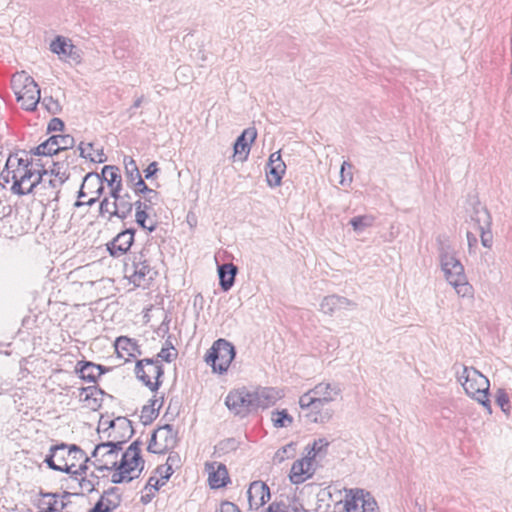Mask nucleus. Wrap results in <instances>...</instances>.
<instances>
[{
    "mask_svg": "<svg viewBox=\"0 0 512 512\" xmlns=\"http://www.w3.org/2000/svg\"><path fill=\"white\" fill-rule=\"evenodd\" d=\"M441 269L445 278L461 297L470 296L472 286L468 283L462 263L455 257L451 246L441 237L437 238Z\"/></svg>",
    "mask_w": 512,
    "mask_h": 512,
    "instance_id": "1",
    "label": "nucleus"
},
{
    "mask_svg": "<svg viewBox=\"0 0 512 512\" xmlns=\"http://www.w3.org/2000/svg\"><path fill=\"white\" fill-rule=\"evenodd\" d=\"M457 379L466 394L481 404L488 414H491L492 407L489 400L490 382L488 378L474 367L463 366L462 373L457 372Z\"/></svg>",
    "mask_w": 512,
    "mask_h": 512,
    "instance_id": "2",
    "label": "nucleus"
},
{
    "mask_svg": "<svg viewBox=\"0 0 512 512\" xmlns=\"http://www.w3.org/2000/svg\"><path fill=\"white\" fill-rule=\"evenodd\" d=\"M235 356L236 350L234 345L228 340L220 338L208 349L205 361L211 366L213 372L224 374L227 372Z\"/></svg>",
    "mask_w": 512,
    "mask_h": 512,
    "instance_id": "3",
    "label": "nucleus"
},
{
    "mask_svg": "<svg viewBox=\"0 0 512 512\" xmlns=\"http://www.w3.org/2000/svg\"><path fill=\"white\" fill-rule=\"evenodd\" d=\"M12 87L17 101L21 102L25 110L33 111L36 109L40 101V89L31 76L26 75L24 72L13 76Z\"/></svg>",
    "mask_w": 512,
    "mask_h": 512,
    "instance_id": "4",
    "label": "nucleus"
},
{
    "mask_svg": "<svg viewBox=\"0 0 512 512\" xmlns=\"http://www.w3.org/2000/svg\"><path fill=\"white\" fill-rule=\"evenodd\" d=\"M135 375L147 388L156 392L162 385L163 365L159 359L145 358L135 365Z\"/></svg>",
    "mask_w": 512,
    "mask_h": 512,
    "instance_id": "5",
    "label": "nucleus"
},
{
    "mask_svg": "<svg viewBox=\"0 0 512 512\" xmlns=\"http://www.w3.org/2000/svg\"><path fill=\"white\" fill-rule=\"evenodd\" d=\"M72 453L82 457L83 450L76 444L67 445L61 443L50 448L49 454L46 455L44 462L52 470L71 473V468L75 467V464L67 463L65 455L67 454L69 456Z\"/></svg>",
    "mask_w": 512,
    "mask_h": 512,
    "instance_id": "6",
    "label": "nucleus"
},
{
    "mask_svg": "<svg viewBox=\"0 0 512 512\" xmlns=\"http://www.w3.org/2000/svg\"><path fill=\"white\" fill-rule=\"evenodd\" d=\"M344 502L346 512H379L375 499L362 489L346 490Z\"/></svg>",
    "mask_w": 512,
    "mask_h": 512,
    "instance_id": "7",
    "label": "nucleus"
},
{
    "mask_svg": "<svg viewBox=\"0 0 512 512\" xmlns=\"http://www.w3.org/2000/svg\"><path fill=\"white\" fill-rule=\"evenodd\" d=\"M225 405L234 415L242 418L255 411L252 393L244 388L230 391Z\"/></svg>",
    "mask_w": 512,
    "mask_h": 512,
    "instance_id": "8",
    "label": "nucleus"
},
{
    "mask_svg": "<svg viewBox=\"0 0 512 512\" xmlns=\"http://www.w3.org/2000/svg\"><path fill=\"white\" fill-rule=\"evenodd\" d=\"M48 174V170L40 163H35L34 168H29L23 172L20 182H14L11 190L14 194L23 196L30 194L33 189L42 181L43 176Z\"/></svg>",
    "mask_w": 512,
    "mask_h": 512,
    "instance_id": "9",
    "label": "nucleus"
},
{
    "mask_svg": "<svg viewBox=\"0 0 512 512\" xmlns=\"http://www.w3.org/2000/svg\"><path fill=\"white\" fill-rule=\"evenodd\" d=\"M74 145L75 139L69 134L53 135L37 147L31 149L29 153L36 156H52L60 151L71 149Z\"/></svg>",
    "mask_w": 512,
    "mask_h": 512,
    "instance_id": "10",
    "label": "nucleus"
},
{
    "mask_svg": "<svg viewBox=\"0 0 512 512\" xmlns=\"http://www.w3.org/2000/svg\"><path fill=\"white\" fill-rule=\"evenodd\" d=\"M470 219L474 224V228L480 232L481 243L484 247L490 248L493 242L491 232V216L486 207L478 204L474 207Z\"/></svg>",
    "mask_w": 512,
    "mask_h": 512,
    "instance_id": "11",
    "label": "nucleus"
},
{
    "mask_svg": "<svg viewBox=\"0 0 512 512\" xmlns=\"http://www.w3.org/2000/svg\"><path fill=\"white\" fill-rule=\"evenodd\" d=\"M132 267V281L137 286L152 281L156 275V271L147 261L144 251H141L139 254L133 256Z\"/></svg>",
    "mask_w": 512,
    "mask_h": 512,
    "instance_id": "12",
    "label": "nucleus"
},
{
    "mask_svg": "<svg viewBox=\"0 0 512 512\" xmlns=\"http://www.w3.org/2000/svg\"><path fill=\"white\" fill-rule=\"evenodd\" d=\"M317 465L318 464L308 455L296 460L293 463L289 474L291 483L295 485L304 483L307 479L314 475Z\"/></svg>",
    "mask_w": 512,
    "mask_h": 512,
    "instance_id": "13",
    "label": "nucleus"
},
{
    "mask_svg": "<svg viewBox=\"0 0 512 512\" xmlns=\"http://www.w3.org/2000/svg\"><path fill=\"white\" fill-rule=\"evenodd\" d=\"M135 232V229L128 228L118 233L110 242L106 244L109 254L114 258L126 254L134 243Z\"/></svg>",
    "mask_w": 512,
    "mask_h": 512,
    "instance_id": "14",
    "label": "nucleus"
},
{
    "mask_svg": "<svg viewBox=\"0 0 512 512\" xmlns=\"http://www.w3.org/2000/svg\"><path fill=\"white\" fill-rule=\"evenodd\" d=\"M286 165L281 158L280 151L272 153L266 166L267 184L274 188L281 184Z\"/></svg>",
    "mask_w": 512,
    "mask_h": 512,
    "instance_id": "15",
    "label": "nucleus"
},
{
    "mask_svg": "<svg viewBox=\"0 0 512 512\" xmlns=\"http://www.w3.org/2000/svg\"><path fill=\"white\" fill-rule=\"evenodd\" d=\"M255 411L257 409H267L273 406L279 399L283 397L281 390L273 387H261L252 391Z\"/></svg>",
    "mask_w": 512,
    "mask_h": 512,
    "instance_id": "16",
    "label": "nucleus"
},
{
    "mask_svg": "<svg viewBox=\"0 0 512 512\" xmlns=\"http://www.w3.org/2000/svg\"><path fill=\"white\" fill-rule=\"evenodd\" d=\"M122 502L118 487H110L103 492L100 499L89 512H113Z\"/></svg>",
    "mask_w": 512,
    "mask_h": 512,
    "instance_id": "17",
    "label": "nucleus"
},
{
    "mask_svg": "<svg viewBox=\"0 0 512 512\" xmlns=\"http://www.w3.org/2000/svg\"><path fill=\"white\" fill-rule=\"evenodd\" d=\"M205 470L208 472V481L212 489L225 487L230 482L228 470L223 463L207 462Z\"/></svg>",
    "mask_w": 512,
    "mask_h": 512,
    "instance_id": "18",
    "label": "nucleus"
},
{
    "mask_svg": "<svg viewBox=\"0 0 512 512\" xmlns=\"http://www.w3.org/2000/svg\"><path fill=\"white\" fill-rule=\"evenodd\" d=\"M108 370L109 368L90 361H79L75 367L76 373L82 380L94 383Z\"/></svg>",
    "mask_w": 512,
    "mask_h": 512,
    "instance_id": "19",
    "label": "nucleus"
},
{
    "mask_svg": "<svg viewBox=\"0 0 512 512\" xmlns=\"http://www.w3.org/2000/svg\"><path fill=\"white\" fill-rule=\"evenodd\" d=\"M250 507L259 508L270 499L269 487L262 481H254L247 491Z\"/></svg>",
    "mask_w": 512,
    "mask_h": 512,
    "instance_id": "20",
    "label": "nucleus"
},
{
    "mask_svg": "<svg viewBox=\"0 0 512 512\" xmlns=\"http://www.w3.org/2000/svg\"><path fill=\"white\" fill-rule=\"evenodd\" d=\"M350 306H356L354 302L346 297L336 294L324 297L320 303V310L326 315H333L335 312L348 309Z\"/></svg>",
    "mask_w": 512,
    "mask_h": 512,
    "instance_id": "21",
    "label": "nucleus"
},
{
    "mask_svg": "<svg viewBox=\"0 0 512 512\" xmlns=\"http://www.w3.org/2000/svg\"><path fill=\"white\" fill-rule=\"evenodd\" d=\"M333 412L330 409H324V405H315L309 409L300 411L299 418L305 424L327 423L332 418Z\"/></svg>",
    "mask_w": 512,
    "mask_h": 512,
    "instance_id": "22",
    "label": "nucleus"
},
{
    "mask_svg": "<svg viewBox=\"0 0 512 512\" xmlns=\"http://www.w3.org/2000/svg\"><path fill=\"white\" fill-rule=\"evenodd\" d=\"M106 393L98 386H88L80 388V401L86 403V407L92 411L101 408L103 396Z\"/></svg>",
    "mask_w": 512,
    "mask_h": 512,
    "instance_id": "23",
    "label": "nucleus"
},
{
    "mask_svg": "<svg viewBox=\"0 0 512 512\" xmlns=\"http://www.w3.org/2000/svg\"><path fill=\"white\" fill-rule=\"evenodd\" d=\"M316 400H320V405L328 404L336 399L341 393V388L338 384L319 383L311 389Z\"/></svg>",
    "mask_w": 512,
    "mask_h": 512,
    "instance_id": "24",
    "label": "nucleus"
},
{
    "mask_svg": "<svg viewBox=\"0 0 512 512\" xmlns=\"http://www.w3.org/2000/svg\"><path fill=\"white\" fill-rule=\"evenodd\" d=\"M158 436L160 438L159 450L157 452H168L174 449L178 443L177 431L174 430L173 425L165 424L158 429Z\"/></svg>",
    "mask_w": 512,
    "mask_h": 512,
    "instance_id": "25",
    "label": "nucleus"
},
{
    "mask_svg": "<svg viewBox=\"0 0 512 512\" xmlns=\"http://www.w3.org/2000/svg\"><path fill=\"white\" fill-rule=\"evenodd\" d=\"M112 464L114 466V470L125 471V474L128 476H135L136 474H141L144 469L145 462L143 459L142 461H134L131 454L129 455L124 452L120 461L113 460Z\"/></svg>",
    "mask_w": 512,
    "mask_h": 512,
    "instance_id": "26",
    "label": "nucleus"
},
{
    "mask_svg": "<svg viewBox=\"0 0 512 512\" xmlns=\"http://www.w3.org/2000/svg\"><path fill=\"white\" fill-rule=\"evenodd\" d=\"M238 273V267L233 263H224L218 266L219 285L224 292L229 291Z\"/></svg>",
    "mask_w": 512,
    "mask_h": 512,
    "instance_id": "27",
    "label": "nucleus"
},
{
    "mask_svg": "<svg viewBox=\"0 0 512 512\" xmlns=\"http://www.w3.org/2000/svg\"><path fill=\"white\" fill-rule=\"evenodd\" d=\"M257 137V131L255 128L245 129L241 135H239L234 143V155H242L245 157L249 154L250 143L254 142Z\"/></svg>",
    "mask_w": 512,
    "mask_h": 512,
    "instance_id": "28",
    "label": "nucleus"
},
{
    "mask_svg": "<svg viewBox=\"0 0 512 512\" xmlns=\"http://www.w3.org/2000/svg\"><path fill=\"white\" fill-rule=\"evenodd\" d=\"M136 213H135V221L136 223L143 229H147L149 232H153L156 229V223L147 224L148 219V211L150 210V205L146 202H142L141 200H137L134 202Z\"/></svg>",
    "mask_w": 512,
    "mask_h": 512,
    "instance_id": "29",
    "label": "nucleus"
},
{
    "mask_svg": "<svg viewBox=\"0 0 512 512\" xmlns=\"http://www.w3.org/2000/svg\"><path fill=\"white\" fill-rule=\"evenodd\" d=\"M329 446V441L326 438H319L314 440L311 446H307V455L318 464L317 458L322 459Z\"/></svg>",
    "mask_w": 512,
    "mask_h": 512,
    "instance_id": "30",
    "label": "nucleus"
},
{
    "mask_svg": "<svg viewBox=\"0 0 512 512\" xmlns=\"http://www.w3.org/2000/svg\"><path fill=\"white\" fill-rule=\"evenodd\" d=\"M116 206L113 211L116 213V217L122 220L126 219L131 214L133 207H135L128 193L123 194L120 199L116 201Z\"/></svg>",
    "mask_w": 512,
    "mask_h": 512,
    "instance_id": "31",
    "label": "nucleus"
},
{
    "mask_svg": "<svg viewBox=\"0 0 512 512\" xmlns=\"http://www.w3.org/2000/svg\"><path fill=\"white\" fill-rule=\"evenodd\" d=\"M137 348V343L126 336H120L115 341V349L119 357H123L122 351H126L128 356L135 357L134 352Z\"/></svg>",
    "mask_w": 512,
    "mask_h": 512,
    "instance_id": "32",
    "label": "nucleus"
},
{
    "mask_svg": "<svg viewBox=\"0 0 512 512\" xmlns=\"http://www.w3.org/2000/svg\"><path fill=\"white\" fill-rule=\"evenodd\" d=\"M102 181H106L108 186L117 185L122 183L121 176L119 174V168L114 165H106L102 168L101 174Z\"/></svg>",
    "mask_w": 512,
    "mask_h": 512,
    "instance_id": "33",
    "label": "nucleus"
},
{
    "mask_svg": "<svg viewBox=\"0 0 512 512\" xmlns=\"http://www.w3.org/2000/svg\"><path fill=\"white\" fill-rule=\"evenodd\" d=\"M73 47L62 36H57L50 44L51 51L58 55H70Z\"/></svg>",
    "mask_w": 512,
    "mask_h": 512,
    "instance_id": "34",
    "label": "nucleus"
},
{
    "mask_svg": "<svg viewBox=\"0 0 512 512\" xmlns=\"http://www.w3.org/2000/svg\"><path fill=\"white\" fill-rule=\"evenodd\" d=\"M163 402H164V399H163V397H161L160 403H158L157 408H153V407L147 406V405L143 406L140 419L144 425L151 424L158 417L159 410L162 407Z\"/></svg>",
    "mask_w": 512,
    "mask_h": 512,
    "instance_id": "35",
    "label": "nucleus"
},
{
    "mask_svg": "<svg viewBox=\"0 0 512 512\" xmlns=\"http://www.w3.org/2000/svg\"><path fill=\"white\" fill-rule=\"evenodd\" d=\"M181 457L177 452H170L166 460V475L162 476L163 480H169L172 474L181 467Z\"/></svg>",
    "mask_w": 512,
    "mask_h": 512,
    "instance_id": "36",
    "label": "nucleus"
},
{
    "mask_svg": "<svg viewBox=\"0 0 512 512\" xmlns=\"http://www.w3.org/2000/svg\"><path fill=\"white\" fill-rule=\"evenodd\" d=\"M125 175L128 183H133L138 177H141L139 168L135 160L131 157H124Z\"/></svg>",
    "mask_w": 512,
    "mask_h": 512,
    "instance_id": "37",
    "label": "nucleus"
},
{
    "mask_svg": "<svg viewBox=\"0 0 512 512\" xmlns=\"http://www.w3.org/2000/svg\"><path fill=\"white\" fill-rule=\"evenodd\" d=\"M90 184H94L95 186H97V189L95 190L94 193H95V196H98V198H99L100 195L104 191V187H103L102 178L100 177V175L98 173L89 172L85 175V177L83 178V181H82V188H85V186H89Z\"/></svg>",
    "mask_w": 512,
    "mask_h": 512,
    "instance_id": "38",
    "label": "nucleus"
},
{
    "mask_svg": "<svg viewBox=\"0 0 512 512\" xmlns=\"http://www.w3.org/2000/svg\"><path fill=\"white\" fill-rule=\"evenodd\" d=\"M374 218L370 215H361L353 217L349 224L353 227V230L357 233L363 232L367 227L372 226Z\"/></svg>",
    "mask_w": 512,
    "mask_h": 512,
    "instance_id": "39",
    "label": "nucleus"
},
{
    "mask_svg": "<svg viewBox=\"0 0 512 512\" xmlns=\"http://www.w3.org/2000/svg\"><path fill=\"white\" fill-rule=\"evenodd\" d=\"M271 420L276 428L287 427L293 422L292 416L287 412L286 409L272 412Z\"/></svg>",
    "mask_w": 512,
    "mask_h": 512,
    "instance_id": "40",
    "label": "nucleus"
},
{
    "mask_svg": "<svg viewBox=\"0 0 512 512\" xmlns=\"http://www.w3.org/2000/svg\"><path fill=\"white\" fill-rule=\"evenodd\" d=\"M16 167H23V168H34L35 163L30 161L28 158L18 157V155H10L6 161V168L8 174H10V169Z\"/></svg>",
    "mask_w": 512,
    "mask_h": 512,
    "instance_id": "41",
    "label": "nucleus"
},
{
    "mask_svg": "<svg viewBox=\"0 0 512 512\" xmlns=\"http://www.w3.org/2000/svg\"><path fill=\"white\" fill-rule=\"evenodd\" d=\"M296 452V444L293 442H290L289 444L281 447L278 449L274 455V462L276 463H282L287 458H291L294 456Z\"/></svg>",
    "mask_w": 512,
    "mask_h": 512,
    "instance_id": "42",
    "label": "nucleus"
},
{
    "mask_svg": "<svg viewBox=\"0 0 512 512\" xmlns=\"http://www.w3.org/2000/svg\"><path fill=\"white\" fill-rule=\"evenodd\" d=\"M495 402L505 414L509 413L510 399L505 389L499 388L496 391Z\"/></svg>",
    "mask_w": 512,
    "mask_h": 512,
    "instance_id": "43",
    "label": "nucleus"
},
{
    "mask_svg": "<svg viewBox=\"0 0 512 512\" xmlns=\"http://www.w3.org/2000/svg\"><path fill=\"white\" fill-rule=\"evenodd\" d=\"M315 405H320V400H316L313 393H311V389L309 391H307L306 393H304L299 398L300 411L307 410V409H309V407L313 408V407H315Z\"/></svg>",
    "mask_w": 512,
    "mask_h": 512,
    "instance_id": "44",
    "label": "nucleus"
},
{
    "mask_svg": "<svg viewBox=\"0 0 512 512\" xmlns=\"http://www.w3.org/2000/svg\"><path fill=\"white\" fill-rule=\"evenodd\" d=\"M123 443L124 441H107L99 443L95 446L94 450L91 453V456L96 459L99 458V456H101V452L104 449H107L108 447H112V449H122Z\"/></svg>",
    "mask_w": 512,
    "mask_h": 512,
    "instance_id": "45",
    "label": "nucleus"
},
{
    "mask_svg": "<svg viewBox=\"0 0 512 512\" xmlns=\"http://www.w3.org/2000/svg\"><path fill=\"white\" fill-rule=\"evenodd\" d=\"M352 170V164L344 161L341 165L340 169V184L343 186L350 185L353 180V174L351 172Z\"/></svg>",
    "mask_w": 512,
    "mask_h": 512,
    "instance_id": "46",
    "label": "nucleus"
},
{
    "mask_svg": "<svg viewBox=\"0 0 512 512\" xmlns=\"http://www.w3.org/2000/svg\"><path fill=\"white\" fill-rule=\"evenodd\" d=\"M238 441L235 438H226L216 445V450L221 453H228L238 448Z\"/></svg>",
    "mask_w": 512,
    "mask_h": 512,
    "instance_id": "47",
    "label": "nucleus"
},
{
    "mask_svg": "<svg viewBox=\"0 0 512 512\" xmlns=\"http://www.w3.org/2000/svg\"><path fill=\"white\" fill-rule=\"evenodd\" d=\"M131 184L133 185L136 194H151L153 196H158V192L149 188L142 177H138V179Z\"/></svg>",
    "mask_w": 512,
    "mask_h": 512,
    "instance_id": "48",
    "label": "nucleus"
},
{
    "mask_svg": "<svg viewBox=\"0 0 512 512\" xmlns=\"http://www.w3.org/2000/svg\"><path fill=\"white\" fill-rule=\"evenodd\" d=\"M116 424L123 430L128 431V433H129L128 438H130L133 435L134 430H133L131 421H129L128 419H126L124 417H118L116 420L109 421L108 427L113 428Z\"/></svg>",
    "mask_w": 512,
    "mask_h": 512,
    "instance_id": "49",
    "label": "nucleus"
},
{
    "mask_svg": "<svg viewBox=\"0 0 512 512\" xmlns=\"http://www.w3.org/2000/svg\"><path fill=\"white\" fill-rule=\"evenodd\" d=\"M139 477V474H136L135 476H128L125 474V471L121 470H114V473L111 477V482L113 484H121L123 482H131L132 480Z\"/></svg>",
    "mask_w": 512,
    "mask_h": 512,
    "instance_id": "50",
    "label": "nucleus"
},
{
    "mask_svg": "<svg viewBox=\"0 0 512 512\" xmlns=\"http://www.w3.org/2000/svg\"><path fill=\"white\" fill-rule=\"evenodd\" d=\"M116 201H110L108 198H104L99 207V212L101 215H104L105 213H108L110 215L109 219L113 216H116V213L113 211L115 210Z\"/></svg>",
    "mask_w": 512,
    "mask_h": 512,
    "instance_id": "51",
    "label": "nucleus"
},
{
    "mask_svg": "<svg viewBox=\"0 0 512 512\" xmlns=\"http://www.w3.org/2000/svg\"><path fill=\"white\" fill-rule=\"evenodd\" d=\"M42 105L45 106L47 111L53 115L58 114L61 111L60 104L52 97H44L42 100Z\"/></svg>",
    "mask_w": 512,
    "mask_h": 512,
    "instance_id": "52",
    "label": "nucleus"
},
{
    "mask_svg": "<svg viewBox=\"0 0 512 512\" xmlns=\"http://www.w3.org/2000/svg\"><path fill=\"white\" fill-rule=\"evenodd\" d=\"M141 444H142L141 441L135 440L134 442H132L130 444V446L125 451V453L132 455V459L134 461H142V459H143L141 456V449H140Z\"/></svg>",
    "mask_w": 512,
    "mask_h": 512,
    "instance_id": "53",
    "label": "nucleus"
},
{
    "mask_svg": "<svg viewBox=\"0 0 512 512\" xmlns=\"http://www.w3.org/2000/svg\"><path fill=\"white\" fill-rule=\"evenodd\" d=\"M105 451L101 452V457L97 458L96 462H104L108 460H116L118 452L122 449H112V447H108L104 449Z\"/></svg>",
    "mask_w": 512,
    "mask_h": 512,
    "instance_id": "54",
    "label": "nucleus"
},
{
    "mask_svg": "<svg viewBox=\"0 0 512 512\" xmlns=\"http://www.w3.org/2000/svg\"><path fill=\"white\" fill-rule=\"evenodd\" d=\"M178 356L177 350H174L173 352L169 351L168 348L162 347L160 352L158 353L157 357L160 358L163 361H166L168 363L175 360Z\"/></svg>",
    "mask_w": 512,
    "mask_h": 512,
    "instance_id": "55",
    "label": "nucleus"
},
{
    "mask_svg": "<svg viewBox=\"0 0 512 512\" xmlns=\"http://www.w3.org/2000/svg\"><path fill=\"white\" fill-rule=\"evenodd\" d=\"M167 480H163V479H158L157 477H154V476H151L148 481H147V484L144 488V490H154V491H158L159 488L161 486H163L165 484Z\"/></svg>",
    "mask_w": 512,
    "mask_h": 512,
    "instance_id": "56",
    "label": "nucleus"
},
{
    "mask_svg": "<svg viewBox=\"0 0 512 512\" xmlns=\"http://www.w3.org/2000/svg\"><path fill=\"white\" fill-rule=\"evenodd\" d=\"M64 127H65L64 122L60 118L54 117L48 123L47 132L51 133V132L62 131L64 129Z\"/></svg>",
    "mask_w": 512,
    "mask_h": 512,
    "instance_id": "57",
    "label": "nucleus"
},
{
    "mask_svg": "<svg viewBox=\"0 0 512 512\" xmlns=\"http://www.w3.org/2000/svg\"><path fill=\"white\" fill-rule=\"evenodd\" d=\"M158 431H154L151 435L147 450L154 454H164V452H157L159 450V442H157Z\"/></svg>",
    "mask_w": 512,
    "mask_h": 512,
    "instance_id": "58",
    "label": "nucleus"
},
{
    "mask_svg": "<svg viewBox=\"0 0 512 512\" xmlns=\"http://www.w3.org/2000/svg\"><path fill=\"white\" fill-rule=\"evenodd\" d=\"M48 173L55 176L58 180V185H62L65 183L68 179L70 174L68 173V169L65 170H48Z\"/></svg>",
    "mask_w": 512,
    "mask_h": 512,
    "instance_id": "59",
    "label": "nucleus"
},
{
    "mask_svg": "<svg viewBox=\"0 0 512 512\" xmlns=\"http://www.w3.org/2000/svg\"><path fill=\"white\" fill-rule=\"evenodd\" d=\"M215 512H241L237 505L232 502L224 501Z\"/></svg>",
    "mask_w": 512,
    "mask_h": 512,
    "instance_id": "60",
    "label": "nucleus"
},
{
    "mask_svg": "<svg viewBox=\"0 0 512 512\" xmlns=\"http://www.w3.org/2000/svg\"><path fill=\"white\" fill-rule=\"evenodd\" d=\"M113 460H108L107 461H104V462H92V464L95 466L96 470L102 472V471H110V470H114V466H113Z\"/></svg>",
    "mask_w": 512,
    "mask_h": 512,
    "instance_id": "61",
    "label": "nucleus"
},
{
    "mask_svg": "<svg viewBox=\"0 0 512 512\" xmlns=\"http://www.w3.org/2000/svg\"><path fill=\"white\" fill-rule=\"evenodd\" d=\"M266 512H288L287 511V506L284 502L280 501V502H273L271 503Z\"/></svg>",
    "mask_w": 512,
    "mask_h": 512,
    "instance_id": "62",
    "label": "nucleus"
},
{
    "mask_svg": "<svg viewBox=\"0 0 512 512\" xmlns=\"http://www.w3.org/2000/svg\"><path fill=\"white\" fill-rule=\"evenodd\" d=\"M79 485L82 490L87 491L88 493H91L95 489V484L92 482V480L87 478H81L79 481Z\"/></svg>",
    "mask_w": 512,
    "mask_h": 512,
    "instance_id": "63",
    "label": "nucleus"
},
{
    "mask_svg": "<svg viewBox=\"0 0 512 512\" xmlns=\"http://www.w3.org/2000/svg\"><path fill=\"white\" fill-rule=\"evenodd\" d=\"M158 172V164L157 162H151L147 168L144 170L145 178L150 179Z\"/></svg>",
    "mask_w": 512,
    "mask_h": 512,
    "instance_id": "64",
    "label": "nucleus"
}]
</instances>
